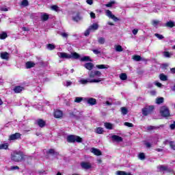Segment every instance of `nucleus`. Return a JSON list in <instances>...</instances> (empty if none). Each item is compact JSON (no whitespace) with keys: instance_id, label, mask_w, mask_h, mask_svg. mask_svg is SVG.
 Segmentation results:
<instances>
[{"instance_id":"obj_51","label":"nucleus","mask_w":175,"mask_h":175,"mask_svg":"<svg viewBox=\"0 0 175 175\" xmlns=\"http://www.w3.org/2000/svg\"><path fill=\"white\" fill-rule=\"evenodd\" d=\"M170 146L172 150H175V144H174V142L171 141L170 142Z\"/></svg>"},{"instance_id":"obj_2","label":"nucleus","mask_w":175,"mask_h":175,"mask_svg":"<svg viewBox=\"0 0 175 175\" xmlns=\"http://www.w3.org/2000/svg\"><path fill=\"white\" fill-rule=\"evenodd\" d=\"M83 66L88 70H91L89 73L90 79H95V77H100V76H102V72H100V71L92 70L94 69V67L95 66L94 64L91 62H88L85 63Z\"/></svg>"},{"instance_id":"obj_32","label":"nucleus","mask_w":175,"mask_h":175,"mask_svg":"<svg viewBox=\"0 0 175 175\" xmlns=\"http://www.w3.org/2000/svg\"><path fill=\"white\" fill-rule=\"evenodd\" d=\"M133 59H134V61H137V62H139V61H142V56L139 55H135L133 56Z\"/></svg>"},{"instance_id":"obj_25","label":"nucleus","mask_w":175,"mask_h":175,"mask_svg":"<svg viewBox=\"0 0 175 175\" xmlns=\"http://www.w3.org/2000/svg\"><path fill=\"white\" fill-rule=\"evenodd\" d=\"M48 154H51V155H59V152H56L53 148L49 149Z\"/></svg>"},{"instance_id":"obj_47","label":"nucleus","mask_w":175,"mask_h":175,"mask_svg":"<svg viewBox=\"0 0 175 175\" xmlns=\"http://www.w3.org/2000/svg\"><path fill=\"white\" fill-rule=\"evenodd\" d=\"M125 126H128L129 128H133V124L129 123L128 122H124Z\"/></svg>"},{"instance_id":"obj_17","label":"nucleus","mask_w":175,"mask_h":175,"mask_svg":"<svg viewBox=\"0 0 175 175\" xmlns=\"http://www.w3.org/2000/svg\"><path fill=\"white\" fill-rule=\"evenodd\" d=\"M37 124L40 128H44V126H46V121L43 119H38L37 120Z\"/></svg>"},{"instance_id":"obj_10","label":"nucleus","mask_w":175,"mask_h":175,"mask_svg":"<svg viewBox=\"0 0 175 175\" xmlns=\"http://www.w3.org/2000/svg\"><path fill=\"white\" fill-rule=\"evenodd\" d=\"M59 58L66 59H70L72 58V55L68 54L64 52H60L59 53Z\"/></svg>"},{"instance_id":"obj_26","label":"nucleus","mask_w":175,"mask_h":175,"mask_svg":"<svg viewBox=\"0 0 175 175\" xmlns=\"http://www.w3.org/2000/svg\"><path fill=\"white\" fill-rule=\"evenodd\" d=\"M9 148V144L5 143L0 144V150H8Z\"/></svg>"},{"instance_id":"obj_40","label":"nucleus","mask_w":175,"mask_h":175,"mask_svg":"<svg viewBox=\"0 0 175 175\" xmlns=\"http://www.w3.org/2000/svg\"><path fill=\"white\" fill-rule=\"evenodd\" d=\"M156 103L157 105H161V103H163V97H160V98H157V100H156Z\"/></svg>"},{"instance_id":"obj_45","label":"nucleus","mask_w":175,"mask_h":175,"mask_svg":"<svg viewBox=\"0 0 175 175\" xmlns=\"http://www.w3.org/2000/svg\"><path fill=\"white\" fill-rule=\"evenodd\" d=\"M21 5L23 6H28V5H29V3L28 2V0H23L21 2Z\"/></svg>"},{"instance_id":"obj_27","label":"nucleus","mask_w":175,"mask_h":175,"mask_svg":"<svg viewBox=\"0 0 175 175\" xmlns=\"http://www.w3.org/2000/svg\"><path fill=\"white\" fill-rule=\"evenodd\" d=\"M50 18V16H49V14L44 13L41 16V20L42 21H47V20H49V18Z\"/></svg>"},{"instance_id":"obj_55","label":"nucleus","mask_w":175,"mask_h":175,"mask_svg":"<svg viewBox=\"0 0 175 175\" xmlns=\"http://www.w3.org/2000/svg\"><path fill=\"white\" fill-rule=\"evenodd\" d=\"M165 172H167V173H174V170L173 169L168 168L167 166L166 167Z\"/></svg>"},{"instance_id":"obj_53","label":"nucleus","mask_w":175,"mask_h":175,"mask_svg":"<svg viewBox=\"0 0 175 175\" xmlns=\"http://www.w3.org/2000/svg\"><path fill=\"white\" fill-rule=\"evenodd\" d=\"M92 51L94 54H96V55H98V54H100V51L98 49H93Z\"/></svg>"},{"instance_id":"obj_61","label":"nucleus","mask_w":175,"mask_h":175,"mask_svg":"<svg viewBox=\"0 0 175 175\" xmlns=\"http://www.w3.org/2000/svg\"><path fill=\"white\" fill-rule=\"evenodd\" d=\"M86 2L88 5H92V3H94L93 0H86Z\"/></svg>"},{"instance_id":"obj_52","label":"nucleus","mask_w":175,"mask_h":175,"mask_svg":"<svg viewBox=\"0 0 175 175\" xmlns=\"http://www.w3.org/2000/svg\"><path fill=\"white\" fill-rule=\"evenodd\" d=\"M51 8L52 10H54L55 12H58V5H52Z\"/></svg>"},{"instance_id":"obj_56","label":"nucleus","mask_w":175,"mask_h":175,"mask_svg":"<svg viewBox=\"0 0 175 175\" xmlns=\"http://www.w3.org/2000/svg\"><path fill=\"white\" fill-rule=\"evenodd\" d=\"M90 31H91V29H90V28H88V29H87V30L85 31V33H84L85 36H90Z\"/></svg>"},{"instance_id":"obj_7","label":"nucleus","mask_w":175,"mask_h":175,"mask_svg":"<svg viewBox=\"0 0 175 175\" xmlns=\"http://www.w3.org/2000/svg\"><path fill=\"white\" fill-rule=\"evenodd\" d=\"M102 80L100 78L97 79H81L80 83L81 84H87L88 83H100Z\"/></svg>"},{"instance_id":"obj_54","label":"nucleus","mask_w":175,"mask_h":175,"mask_svg":"<svg viewBox=\"0 0 175 175\" xmlns=\"http://www.w3.org/2000/svg\"><path fill=\"white\" fill-rule=\"evenodd\" d=\"M11 170H20V167H18V165L12 166Z\"/></svg>"},{"instance_id":"obj_18","label":"nucleus","mask_w":175,"mask_h":175,"mask_svg":"<svg viewBox=\"0 0 175 175\" xmlns=\"http://www.w3.org/2000/svg\"><path fill=\"white\" fill-rule=\"evenodd\" d=\"M165 126V124H161L159 126H148L147 127V131H152L154 129H159V128H163Z\"/></svg>"},{"instance_id":"obj_8","label":"nucleus","mask_w":175,"mask_h":175,"mask_svg":"<svg viewBox=\"0 0 175 175\" xmlns=\"http://www.w3.org/2000/svg\"><path fill=\"white\" fill-rule=\"evenodd\" d=\"M72 21H75V23H79V21H81L83 20V17L81 16V13L80 12H76V16H72Z\"/></svg>"},{"instance_id":"obj_3","label":"nucleus","mask_w":175,"mask_h":175,"mask_svg":"<svg viewBox=\"0 0 175 175\" xmlns=\"http://www.w3.org/2000/svg\"><path fill=\"white\" fill-rule=\"evenodd\" d=\"M68 143H83V138L79 135H69L67 137Z\"/></svg>"},{"instance_id":"obj_9","label":"nucleus","mask_w":175,"mask_h":175,"mask_svg":"<svg viewBox=\"0 0 175 175\" xmlns=\"http://www.w3.org/2000/svg\"><path fill=\"white\" fill-rule=\"evenodd\" d=\"M53 116L55 118H62L64 112L59 109H56L54 111Z\"/></svg>"},{"instance_id":"obj_19","label":"nucleus","mask_w":175,"mask_h":175,"mask_svg":"<svg viewBox=\"0 0 175 175\" xmlns=\"http://www.w3.org/2000/svg\"><path fill=\"white\" fill-rule=\"evenodd\" d=\"M0 57H1V59H6L8 61V59H9V53L2 52L0 54Z\"/></svg>"},{"instance_id":"obj_33","label":"nucleus","mask_w":175,"mask_h":175,"mask_svg":"<svg viewBox=\"0 0 175 175\" xmlns=\"http://www.w3.org/2000/svg\"><path fill=\"white\" fill-rule=\"evenodd\" d=\"M121 113L123 116H126L128 114V109L125 107H121Z\"/></svg>"},{"instance_id":"obj_37","label":"nucleus","mask_w":175,"mask_h":175,"mask_svg":"<svg viewBox=\"0 0 175 175\" xmlns=\"http://www.w3.org/2000/svg\"><path fill=\"white\" fill-rule=\"evenodd\" d=\"M166 167L167 166H165V165H160L157 167V169H159V172H166L167 170Z\"/></svg>"},{"instance_id":"obj_5","label":"nucleus","mask_w":175,"mask_h":175,"mask_svg":"<svg viewBox=\"0 0 175 175\" xmlns=\"http://www.w3.org/2000/svg\"><path fill=\"white\" fill-rule=\"evenodd\" d=\"M155 109V107L154 105H150L148 107H144L142 109V114L145 117H147V116L150 114H152L154 112V109Z\"/></svg>"},{"instance_id":"obj_6","label":"nucleus","mask_w":175,"mask_h":175,"mask_svg":"<svg viewBox=\"0 0 175 175\" xmlns=\"http://www.w3.org/2000/svg\"><path fill=\"white\" fill-rule=\"evenodd\" d=\"M20 139H21V133H15L14 134L10 135L9 136L8 140L10 142H13L14 140H20Z\"/></svg>"},{"instance_id":"obj_21","label":"nucleus","mask_w":175,"mask_h":175,"mask_svg":"<svg viewBox=\"0 0 175 175\" xmlns=\"http://www.w3.org/2000/svg\"><path fill=\"white\" fill-rule=\"evenodd\" d=\"M81 61L82 62H92V60L90 56H83L82 58H81Z\"/></svg>"},{"instance_id":"obj_30","label":"nucleus","mask_w":175,"mask_h":175,"mask_svg":"<svg viewBox=\"0 0 175 175\" xmlns=\"http://www.w3.org/2000/svg\"><path fill=\"white\" fill-rule=\"evenodd\" d=\"M120 80L124 81V80H126V79H128V75H126V73H122L120 75Z\"/></svg>"},{"instance_id":"obj_50","label":"nucleus","mask_w":175,"mask_h":175,"mask_svg":"<svg viewBox=\"0 0 175 175\" xmlns=\"http://www.w3.org/2000/svg\"><path fill=\"white\" fill-rule=\"evenodd\" d=\"M81 100H83V98L81 97H76L75 102H76V103H80V102H81Z\"/></svg>"},{"instance_id":"obj_12","label":"nucleus","mask_w":175,"mask_h":175,"mask_svg":"<svg viewBox=\"0 0 175 175\" xmlns=\"http://www.w3.org/2000/svg\"><path fill=\"white\" fill-rule=\"evenodd\" d=\"M25 88L21 85H16L14 87L13 91L15 94H21L23 91H24Z\"/></svg>"},{"instance_id":"obj_63","label":"nucleus","mask_w":175,"mask_h":175,"mask_svg":"<svg viewBox=\"0 0 175 175\" xmlns=\"http://www.w3.org/2000/svg\"><path fill=\"white\" fill-rule=\"evenodd\" d=\"M66 85V87H70V85H72V81H67Z\"/></svg>"},{"instance_id":"obj_35","label":"nucleus","mask_w":175,"mask_h":175,"mask_svg":"<svg viewBox=\"0 0 175 175\" xmlns=\"http://www.w3.org/2000/svg\"><path fill=\"white\" fill-rule=\"evenodd\" d=\"M98 42L99 44H105V42H106V40L103 37H100L98 39Z\"/></svg>"},{"instance_id":"obj_36","label":"nucleus","mask_w":175,"mask_h":175,"mask_svg":"<svg viewBox=\"0 0 175 175\" xmlns=\"http://www.w3.org/2000/svg\"><path fill=\"white\" fill-rule=\"evenodd\" d=\"M96 68H97V69H107L108 67L105 64H98L96 66Z\"/></svg>"},{"instance_id":"obj_62","label":"nucleus","mask_w":175,"mask_h":175,"mask_svg":"<svg viewBox=\"0 0 175 175\" xmlns=\"http://www.w3.org/2000/svg\"><path fill=\"white\" fill-rule=\"evenodd\" d=\"M61 36H62V38H68V35L66 33H62Z\"/></svg>"},{"instance_id":"obj_38","label":"nucleus","mask_w":175,"mask_h":175,"mask_svg":"<svg viewBox=\"0 0 175 175\" xmlns=\"http://www.w3.org/2000/svg\"><path fill=\"white\" fill-rule=\"evenodd\" d=\"M116 51H118V53H121V51H124V49L121 45H117L116 46Z\"/></svg>"},{"instance_id":"obj_16","label":"nucleus","mask_w":175,"mask_h":175,"mask_svg":"<svg viewBox=\"0 0 175 175\" xmlns=\"http://www.w3.org/2000/svg\"><path fill=\"white\" fill-rule=\"evenodd\" d=\"M91 152H92V154L96 155L97 157H100V155H102V152L100 151V150L96 148H92Z\"/></svg>"},{"instance_id":"obj_15","label":"nucleus","mask_w":175,"mask_h":175,"mask_svg":"<svg viewBox=\"0 0 175 175\" xmlns=\"http://www.w3.org/2000/svg\"><path fill=\"white\" fill-rule=\"evenodd\" d=\"M111 139L113 142H116L117 143H121V142L123 141V139L117 135H112Z\"/></svg>"},{"instance_id":"obj_11","label":"nucleus","mask_w":175,"mask_h":175,"mask_svg":"<svg viewBox=\"0 0 175 175\" xmlns=\"http://www.w3.org/2000/svg\"><path fill=\"white\" fill-rule=\"evenodd\" d=\"M81 166L82 169H85L86 170H88V169H91V167H92V165H91V163L85 161L81 162Z\"/></svg>"},{"instance_id":"obj_48","label":"nucleus","mask_w":175,"mask_h":175,"mask_svg":"<svg viewBox=\"0 0 175 175\" xmlns=\"http://www.w3.org/2000/svg\"><path fill=\"white\" fill-rule=\"evenodd\" d=\"M117 175H126V172L125 171H117Z\"/></svg>"},{"instance_id":"obj_31","label":"nucleus","mask_w":175,"mask_h":175,"mask_svg":"<svg viewBox=\"0 0 175 175\" xmlns=\"http://www.w3.org/2000/svg\"><path fill=\"white\" fill-rule=\"evenodd\" d=\"M105 126L106 129H109V130L113 129V124L110 122H105Z\"/></svg>"},{"instance_id":"obj_24","label":"nucleus","mask_w":175,"mask_h":175,"mask_svg":"<svg viewBox=\"0 0 175 175\" xmlns=\"http://www.w3.org/2000/svg\"><path fill=\"white\" fill-rule=\"evenodd\" d=\"M165 27H167L168 28H173L175 27L174 22L170 21L165 23Z\"/></svg>"},{"instance_id":"obj_39","label":"nucleus","mask_w":175,"mask_h":175,"mask_svg":"<svg viewBox=\"0 0 175 175\" xmlns=\"http://www.w3.org/2000/svg\"><path fill=\"white\" fill-rule=\"evenodd\" d=\"M6 38H8V33L6 32H3L0 34V39H1V40L6 39Z\"/></svg>"},{"instance_id":"obj_23","label":"nucleus","mask_w":175,"mask_h":175,"mask_svg":"<svg viewBox=\"0 0 175 175\" xmlns=\"http://www.w3.org/2000/svg\"><path fill=\"white\" fill-rule=\"evenodd\" d=\"M94 132L96 133H98V135H102L103 133V132H105V130H103V128H102V127H97L94 130Z\"/></svg>"},{"instance_id":"obj_41","label":"nucleus","mask_w":175,"mask_h":175,"mask_svg":"<svg viewBox=\"0 0 175 175\" xmlns=\"http://www.w3.org/2000/svg\"><path fill=\"white\" fill-rule=\"evenodd\" d=\"M46 46L49 50H54L55 49V45L53 44H48Z\"/></svg>"},{"instance_id":"obj_34","label":"nucleus","mask_w":175,"mask_h":175,"mask_svg":"<svg viewBox=\"0 0 175 175\" xmlns=\"http://www.w3.org/2000/svg\"><path fill=\"white\" fill-rule=\"evenodd\" d=\"M25 159H26V162H27V165H31V163L32 162V157L28 156L27 157H25Z\"/></svg>"},{"instance_id":"obj_60","label":"nucleus","mask_w":175,"mask_h":175,"mask_svg":"<svg viewBox=\"0 0 175 175\" xmlns=\"http://www.w3.org/2000/svg\"><path fill=\"white\" fill-rule=\"evenodd\" d=\"M90 17L91 18H96V16L95 15V13L94 12H90Z\"/></svg>"},{"instance_id":"obj_22","label":"nucleus","mask_w":175,"mask_h":175,"mask_svg":"<svg viewBox=\"0 0 175 175\" xmlns=\"http://www.w3.org/2000/svg\"><path fill=\"white\" fill-rule=\"evenodd\" d=\"M25 65L27 69H31V68H34L36 64L32 62H26Z\"/></svg>"},{"instance_id":"obj_13","label":"nucleus","mask_w":175,"mask_h":175,"mask_svg":"<svg viewBox=\"0 0 175 175\" xmlns=\"http://www.w3.org/2000/svg\"><path fill=\"white\" fill-rule=\"evenodd\" d=\"M106 13H107V16L108 17H110V18H112V20H113V21H120V19L118 18L117 16H115L114 14H113L111 13V11L108 10L106 11Z\"/></svg>"},{"instance_id":"obj_59","label":"nucleus","mask_w":175,"mask_h":175,"mask_svg":"<svg viewBox=\"0 0 175 175\" xmlns=\"http://www.w3.org/2000/svg\"><path fill=\"white\" fill-rule=\"evenodd\" d=\"M132 32H133V35H137V32H139V29H134L132 31Z\"/></svg>"},{"instance_id":"obj_1","label":"nucleus","mask_w":175,"mask_h":175,"mask_svg":"<svg viewBox=\"0 0 175 175\" xmlns=\"http://www.w3.org/2000/svg\"><path fill=\"white\" fill-rule=\"evenodd\" d=\"M10 159L12 162H16L17 163L20 162H24L25 161V155L24 152L21 150H14L11 152Z\"/></svg>"},{"instance_id":"obj_29","label":"nucleus","mask_w":175,"mask_h":175,"mask_svg":"<svg viewBox=\"0 0 175 175\" xmlns=\"http://www.w3.org/2000/svg\"><path fill=\"white\" fill-rule=\"evenodd\" d=\"M159 79L161 80V81H167V76L165 75L164 74H160Z\"/></svg>"},{"instance_id":"obj_57","label":"nucleus","mask_w":175,"mask_h":175,"mask_svg":"<svg viewBox=\"0 0 175 175\" xmlns=\"http://www.w3.org/2000/svg\"><path fill=\"white\" fill-rule=\"evenodd\" d=\"M145 146L147 147V148H151V144L150 142H145Z\"/></svg>"},{"instance_id":"obj_64","label":"nucleus","mask_w":175,"mask_h":175,"mask_svg":"<svg viewBox=\"0 0 175 175\" xmlns=\"http://www.w3.org/2000/svg\"><path fill=\"white\" fill-rule=\"evenodd\" d=\"M170 70H171V72L175 74V68H171Z\"/></svg>"},{"instance_id":"obj_49","label":"nucleus","mask_w":175,"mask_h":175,"mask_svg":"<svg viewBox=\"0 0 175 175\" xmlns=\"http://www.w3.org/2000/svg\"><path fill=\"white\" fill-rule=\"evenodd\" d=\"M154 36H157V38L159 39L160 40L162 39H164V38H165L162 36V34H159V33H155Z\"/></svg>"},{"instance_id":"obj_4","label":"nucleus","mask_w":175,"mask_h":175,"mask_svg":"<svg viewBox=\"0 0 175 175\" xmlns=\"http://www.w3.org/2000/svg\"><path fill=\"white\" fill-rule=\"evenodd\" d=\"M160 114L162 117H164V118H167L170 117V109L165 105L162 106L160 108Z\"/></svg>"},{"instance_id":"obj_46","label":"nucleus","mask_w":175,"mask_h":175,"mask_svg":"<svg viewBox=\"0 0 175 175\" xmlns=\"http://www.w3.org/2000/svg\"><path fill=\"white\" fill-rule=\"evenodd\" d=\"M158 24H159V21L153 20L152 21V25H153V27H157V25H158Z\"/></svg>"},{"instance_id":"obj_14","label":"nucleus","mask_w":175,"mask_h":175,"mask_svg":"<svg viewBox=\"0 0 175 175\" xmlns=\"http://www.w3.org/2000/svg\"><path fill=\"white\" fill-rule=\"evenodd\" d=\"M86 102L90 106H95V105H96V100L94 98H86Z\"/></svg>"},{"instance_id":"obj_58","label":"nucleus","mask_w":175,"mask_h":175,"mask_svg":"<svg viewBox=\"0 0 175 175\" xmlns=\"http://www.w3.org/2000/svg\"><path fill=\"white\" fill-rule=\"evenodd\" d=\"M170 129H172V130L175 129V121L174 122L173 124H171L170 125Z\"/></svg>"},{"instance_id":"obj_44","label":"nucleus","mask_w":175,"mask_h":175,"mask_svg":"<svg viewBox=\"0 0 175 175\" xmlns=\"http://www.w3.org/2000/svg\"><path fill=\"white\" fill-rule=\"evenodd\" d=\"M163 55L165 57V58H170L172 57V55H170V53L169 51H164Z\"/></svg>"},{"instance_id":"obj_20","label":"nucleus","mask_w":175,"mask_h":175,"mask_svg":"<svg viewBox=\"0 0 175 175\" xmlns=\"http://www.w3.org/2000/svg\"><path fill=\"white\" fill-rule=\"evenodd\" d=\"M99 28V25L98 23H93L92 25L89 27V29L90 31H96Z\"/></svg>"},{"instance_id":"obj_42","label":"nucleus","mask_w":175,"mask_h":175,"mask_svg":"<svg viewBox=\"0 0 175 175\" xmlns=\"http://www.w3.org/2000/svg\"><path fill=\"white\" fill-rule=\"evenodd\" d=\"M138 157L141 159V161H144V159H146V154H144V152L139 153Z\"/></svg>"},{"instance_id":"obj_28","label":"nucleus","mask_w":175,"mask_h":175,"mask_svg":"<svg viewBox=\"0 0 175 175\" xmlns=\"http://www.w3.org/2000/svg\"><path fill=\"white\" fill-rule=\"evenodd\" d=\"M71 58H73L74 59H79V58H80V55L76 52L72 53Z\"/></svg>"},{"instance_id":"obj_43","label":"nucleus","mask_w":175,"mask_h":175,"mask_svg":"<svg viewBox=\"0 0 175 175\" xmlns=\"http://www.w3.org/2000/svg\"><path fill=\"white\" fill-rule=\"evenodd\" d=\"M114 4H116V1H110L109 3H107V4L105 5V6H106L107 8H111V6H113Z\"/></svg>"}]
</instances>
